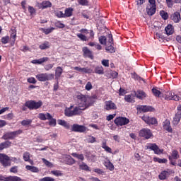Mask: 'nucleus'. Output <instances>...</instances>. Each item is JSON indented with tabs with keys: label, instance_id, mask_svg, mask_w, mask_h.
Masks as SVG:
<instances>
[{
	"label": "nucleus",
	"instance_id": "nucleus-1",
	"mask_svg": "<svg viewBox=\"0 0 181 181\" xmlns=\"http://www.w3.org/2000/svg\"><path fill=\"white\" fill-rule=\"evenodd\" d=\"M76 98L78 100V106L74 107V116L83 114V111H84V110H87V108L91 105V103H90V98L84 95L79 94L76 96Z\"/></svg>",
	"mask_w": 181,
	"mask_h": 181
},
{
	"label": "nucleus",
	"instance_id": "nucleus-2",
	"mask_svg": "<svg viewBox=\"0 0 181 181\" xmlns=\"http://www.w3.org/2000/svg\"><path fill=\"white\" fill-rule=\"evenodd\" d=\"M35 77L38 81H49L54 78V74L47 73L38 74L35 76Z\"/></svg>",
	"mask_w": 181,
	"mask_h": 181
},
{
	"label": "nucleus",
	"instance_id": "nucleus-3",
	"mask_svg": "<svg viewBox=\"0 0 181 181\" xmlns=\"http://www.w3.org/2000/svg\"><path fill=\"white\" fill-rule=\"evenodd\" d=\"M42 101L39 100L38 102H36L35 100H30L25 103V107H28L29 110H37L38 108H40L42 105Z\"/></svg>",
	"mask_w": 181,
	"mask_h": 181
},
{
	"label": "nucleus",
	"instance_id": "nucleus-4",
	"mask_svg": "<svg viewBox=\"0 0 181 181\" xmlns=\"http://www.w3.org/2000/svg\"><path fill=\"white\" fill-rule=\"evenodd\" d=\"M0 163H1L4 168L11 166V158L6 154L0 153Z\"/></svg>",
	"mask_w": 181,
	"mask_h": 181
},
{
	"label": "nucleus",
	"instance_id": "nucleus-5",
	"mask_svg": "<svg viewBox=\"0 0 181 181\" xmlns=\"http://www.w3.org/2000/svg\"><path fill=\"white\" fill-rule=\"evenodd\" d=\"M114 122L117 127H124V125H128V124H129V119L119 117L115 119Z\"/></svg>",
	"mask_w": 181,
	"mask_h": 181
},
{
	"label": "nucleus",
	"instance_id": "nucleus-6",
	"mask_svg": "<svg viewBox=\"0 0 181 181\" xmlns=\"http://www.w3.org/2000/svg\"><path fill=\"white\" fill-rule=\"evenodd\" d=\"M165 99L179 101V100H181V93H179L177 95H176L175 93L166 92L165 94Z\"/></svg>",
	"mask_w": 181,
	"mask_h": 181
},
{
	"label": "nucleus",
	"instance_id": "nucleus-7",
	"mask_svg": "<svg viewBox=\"0 0 181 181\" xmlns=\"http://www.w3.org/2000/svg\"><path fill=\"white\" fill-rule=\"evenodd\" d=\"M139 135L141 138H144V139H151L153 136L152 132H151L149 129H141L139 132Z\"/></svg>",
	"mask_w": 181,
	"mask_h": 181
},
{
	"label": "nucleus",
	"instance_id": "nucleus-8",
	"mask_svg": "<svg viewBox=\"0 0 181 181\" xmlns=\"http://www.w3.org/2000/svg\"><path fill=\"white\" fill-rule=\"evenodd\" d=\"M22 134V130H17L15 132H7L2 136L3 139H13L16 138L17 135H21Z\"/></svg>",
	"mask_w": 181,
	"mask_h": 181
},
{
	"label": "nucleus",
	"instance_id": "nucleus-9",
	"mask_svg": "<svg viewBox=\"0 0 181 181\" xmlns=\"http://www.w3.org/2000/svg\"><path fill=\"white\" fill-rule=\"evenodd\" d=\"M147 148L153 151L156 155H160L163 153V149H160V148L156 144H149L147 146Z\"/></svg>",
	"mask_w": 181,
	"mask_h": 181
},
{
	"label": "nucleus",
	"instance_id": "nucleus-10",
	"mask_svg": "<svg viewBox=\"0 0 181 181\" xmlns=\"http://www.w3.org/2000/svg\"><path fill=\"white\" fill-rule=\"evenodd\" d=\"M141 119L148 124V125H156L158 124V120L155 117H151L149 116H143Z\"/></svg>",
	"mask_w": 181,
	"mask_h": 181
},
{
	"label": "nucleus",
	"instance_id": "nucleus-11",
	"mask_svg": "<svg viewBox=\"0 0 181 181\" xmlns=\"http://www.w3.org/2000/svg\"><path fill=\"white\" fill-rule=\"evenodd\" d=\"M108 37H109V43L110 45L106 46L105 50H107V52H109V53H115V48H114V47L112 46V43L114 42V39H112V35L109 34Z\"/></svg>",
	"mask_w": 181,
	"mask_h": 181
},
{
	"label": "nucleus",
	"instance_id": "nucleus-12",
	"mask_svg": "<svg viewBox=\"0 0 181 181\" xmlns=\"http://www.w3.org/2000/svg\"><path fill=\"white\" fill-rule=\"evenodd\" d=\"M76 71H79V73H83V74H91L93 73V69L88 67L81 68L80 66L74 67Z\"/></svg>",
	"mask_w": 181,
	"mask_h": 181
},
{
	"label": "nucleus",
	"instance_id": "nucleus-13",
	"mask_svg": "<svg viewBox=\"0 0 181 181\" xmlns=\"http://www.w3.org/2000/svg\"><path fill=\"white\" fill-rule=\"evenodd\" d=\"M105 110H106L107 111L117 110V105H115V103H114L112 100L105 101Z\"/></svg>",
	"mask_w": 181,
	"mask_h": 181
},
{
	"label": "nucleus",
	"instance_id": "nucleus-14",
	"mask_svg": "<svg viewBox=\"0 0 181 181\" xmlns=\"http://www.w3.org/2000/svg\"><path fill=\"white\" fill-rule=\"evenodd\" d=\"M0 180H3V181H22V178H21L18 176L9 175L8 177H4L2 175H0Z\"/></svg>",
	"mask_w": 181,
	"mask_h": 181
},
{
	"label": "nucleus",
	"instance_id": "nucleus-15",
	"mask_svg": "<svg viewBox=\"0 0 181 181\" xmlns=\"http://www.w3.org/2000/svg\"><path fill=\"white\" fill-rule=\"evenodd\" d=\"M86 128L84 126L78 125V124H74L72 126L71 131L74 132H86Z\"/></svg>",
	"mask_w": 181,
	"mask_h": 181
},
{
	"label": "nucleus",
	"instance_id": "nucleus-16",
	"mask_svg": "<svg viewBox=\"0 0 181 181\" xmlns=\"http://www.w3.org/2000/svg\"><path fill=\"white\" fill-rule=\"evenodd\" d=\"M137 110L141 111L142 112H149L152 111H155V109L151 106L146 105H139L137 107Z\"/></svg>",
	"mask_w": 181,
	"mask_h": 181
},
{
	"label": "nucleus",
	"instance_id": "nucleus-17",
	"mask_svg": "<svg viewBox=\"0 0 181 181\" xmlns=\"http://www.w3.org/2000/svg\"><path fill=\"white\" fill-rule=\"evenodd\" d=\"M146 11L148 16H152L155 15V13H156V6L148 5L146 8Z\"/></svg>",
	"mask_w": 181,
	"mask_h": 181
},
{
	"label": "nucleus",
	"instance_id": "nucleus-18",
	"mask_svg": "<svg viewBox=\"0 0 181 181\" xmlns=\"http://www.w3.org/2000/svg\"><path fill=\"white\" fill-rule=\"evenodd\" d=\"M82 50L85 57H88L89 59H93V52L88 49V47H84Z\"/></svg>",
	"mask_w": 181,
	"mask_h": 181
},
{
	"label": "nucleus",
	"instance_id": "nucleus-19",
	"mask_svg": "<svg viewBox=\"0 0 181 181\" xmlns=\"http://www.w3.org/2000/svg\"><path fill=\"white\" fill-rule=\"evenodd\" d=\"M73 107L74 106L71 105L69 107H66L65 109L64 114L66 117H74V110H73Z\"/></svg>",
	"mask_w": 181,
	"mask_h": 181
},
{
	"label": "nucleus",
	"instance_id": "nucleus-20",
	"mask_svg": "<svg viewBox=\"0 0 181 181\" xmlns=\"http://www.w3.org/2000/svg\"><path fill=\"white\" fill-rule=\"evenodd\" d=\"M134 94L137 98L139 100H144V98H146V93L144 92V90H138L137 91H134Z\"/></svg>",
	"mask_w": 181,
	"mask_h": 181
},
{
	"label": "nucleus",
	"instance_id": "nucleus-21",
	"mask_svg": "<svg viewBox=\"0 0 181 181\" xmlns=\"http://www.w3.org/2000/svg\"><path fill=\"white\" fill-rule=\"evenodd\" d=\"M163 129L168 132H173L172 127H170V121L166 119L165 122H163Z\"/></svg>",
	"mask_w": 181,
	"mask_h": 181
},
{
	"label": "nucleus",
	"instance_id": "nucleus-22",
	"mask_svg": "<svg viewBox=\"0 0 181 181\" xmlns=\"http://www.w3.org/2000/svg\"><path fill=\"white\" fill-rule=\"evenodd\" d=\"M180 158V155H179V151L177 150H173L171 152V156H168L169 160H172V159H179Z\"/></svg>",
	"mask_w": 181,
	"mask_h": 181
},
{
	"label": "nucleus",
	"instance_id": "nucleus-23",
	"mask_svg": "<svg viewBox=\"0 0 181 181\" xmlns=\"http://www.w3.org/2000/svg\"><path fill=\"white\" fill-rule=\"evenodd\" d=\"M48 61H49V58L47 57H45L39 59H34L31 62V63H33V64H42V63H45Z\"/></svg>",
	"mask_w": 181,
	"mask_h": 181
},
{
	"label": "nucleus",
	"instance_id": "nucleus-24",
	"mask_svg": "<svg viewBox=\"0 0 181 181\" xmlns=\"http://www.w3.org/2000/svg\"><path fill=\"white\" fill-rule=\"evenodd\" d=\"M38 118L41 119L42 121H46V119H50L52 118V115L50 113H47V114H43V113H40L38 115Z\"/></svg>",
	"mask_w": 181,
	"mask_h": 181
},
{
	"label": "nucleus",
	"instance_id": "nucleus-25",
	"mask_svg": "<svg viewBox=\"0 0 181 181\" xmlns=\"http://www.w3.org/2000/svg\"><path fill=\"white\" fill-rule=\"evenodd\" d=\"M62 74H63V68L57 66L55 69V78H60V77H62Z\"/></svg>",
	"mask_w": 181,
	"mask_h": 181
},
{
	"label": "nucleus",
	"instance_id": "nucleus-26",
	"mask_svg": "<svg viewBox=\"0 0 181 181\" xmlns=\"http://www.w3.org/2000/svg\"><path fill=\"white\" fill-rule=\"evenodd\" d=\"M180 119H181V115L179 113H177L172 122L173 125H174V127L177 126L179 122H180Z\"/></svg>",
	"mask_w": 181,
	"mask_h": 181
},
{
	"label": "nucleus",
	"instance_id": "nucleus-27",
	"mask_svg": "<svg viewBox=\"0 0 181 181\" xmlns=\"http://www.w3.org/2000/svg\"><path fill=\"white\" fill-rule=\"evenodd\" d=\"M165 31L166 35L168 36H170V35H173V32H175V30L173 29V26L172 25H168V26L165 27Z\"/></svg>",
	"mask_w": 181,
	"mask_h": 181
},
{
	"label": "nucleus",
	"instance_id": "nucleus-28",
	"mask_svg": "<svg viewBox=\"0 0 181 181\" xmlns=\"http://www.w3.org/2000/svg\"><path fill=\"white\" fill-rule=\"evenodd\" d=\"M171 18L175 23H179L180 21L181 20L180 13L179 12L174 13V14L172 16Z\"/></svg>",
	"mask_w": 181,
	"mask_h": 181
},
{
	"label": "nucleus",
	"instance_id": "nucleus-29",
	"mask_svg": "<svg viewBox=\"0 0 181 181\" xmlns=\"http://www.w3.org/2000/svg\"><path fill=\"white\" fill-rule=\"evenodd\" d=\"M40 8H42V9H46V8H52V3L49 1H44L40 5Z\"/></svg>",
	"mask_w": 181,
	"mask_h": 181
},
{
	"label": "nucleus",
	"instance_id": "nucleus-30",
	"mask_svg": "<svg viewBox=\"0 0 181 181\" xmlns=\"http://www.w3.org/2000/svg\"><path fill=\"white\" fill-rule=\"evenodd\" d=\"M12 145V142L9 141H6L5 142H3L0 144V151H3V149H5L6 148H9Z\"/></svg>",
	"mask_w": 181,
	"mask_h": 181
},
{
	"label": "nucleus",
	"instance_id": "nucleus-31",
	"mask_svg": "<svg viewBox=\"0 0 181 181\" xmlns=\"http://www.w3.org/2000/svg\"><path fill=\"white\" fill-rule=\"evenodd\" d=\"M79 169H81V170H86V172L90 171V167H88V165H87V164L84 162L79 163Z\"/></svg>",
	"mask_w": 181,
	"mask_h": 181
},
{
	"label": "nucleus",
	"instance_id": "nucleus-32",
	"mask_svg": "<svg viewBox=\"0 0 181 181\" xmlns=\"http://www.w3.org/2000/svg\"><path fill=\"white\" fill-rule=\"evenodd\" d=\"M65 162H66L67 165H74V163H76V160L70 156H66Z\"/></svg>",
	"mask_w": 181,
	"mask_h": 181
},
{
	"label": "nucleus",
	"instance_id": "nucleus-33",
	"mask_svg": "<svg viewBox=\"0 0 181 181\" xmlns=\"http://www.w3.org/2000/svg\"><path fill=\"white\" fill-rule=\"evenodd\" d=\"M73 8H68L65 10V12L64 13L65 18H70V16H73Z\"/></svg>",
	"mask_w": 181,
	"mask_h": 181
},
{
	"label": "nucleus",
	"instance_id": "nucleus-34",
	"mask_svg": "<svg viewBox=\"0 0 181 181\" xmlns=\"http://www.w3.org/2000/svg\"><path fill=\"white\" fill-rule=\"evenodd\" d=\"M49 47H50V43L47 41L44 42L39 46L41 50H46V49H49Z\"/></svg>",
	"mask_w": 181,
	"mask_h": 181
},
{
	"label": "nucleus",
	"instance_id": "nucleus-35",
	"mask_svg": "<svg viewBox=\"0 0 181 181\" xmlns=\"http://www.w3.org/2000/svg\"><path fill=\"white\" fill-rule=\"evenodd\" d=\"M25 169L27 170H30V172H33L34 173H37L39 172V168H37L35 166H32V165H26Z\"/></svg>",
	"mask_w": 181,
	"mask_h": 181
},
{
	"label": "nucleus",
	"instance_id": "nucleus-36",
	"mask_svg": "<svg viewBox=\"0 0 181 181\" xmlns=\"http://www.w3.org/2000/svg\"><path fill=\"white\" fill-rule=\"evenodd\" d=\"M104 165L105 168H107V169H109V170H112L114 169V165L112 163H111V161H110V160H106L104 163Z\"/></svg>",
	"mask_w": 181,
	"mask_h": 181
},
{
	"label": "nucleus",
	"instance_id": "nucleus-37",
	"mask_svg": "<svg viewBox=\"0 0 181 181\" xmlns=\"http://www.w3.org/2000/svg\"><path fill=\"white\" fill-rule=\"evenodd\" d=\"M57 122L59 125L64 127V128H66V129L70 128V124H69L65 120L58 119Z\"/></svg>",
	"mask_w": 181,
	"mask_h": 181
},
{
	"label": "nucleus",
	"instance_id": "nucleus-38",
	"mask_svg": "<svg viewBox=\"0 0 181 181\" xmlns=\"http://www.w3.org/2000/svg\"><path fill=\"white\" fill-rule=\"evenodd\" d=\"M169 176V173L168 171H163L158 176L160 180H165Z\"/></svg>",
	"mask_w": 181,
	"mask_h": 181
},
{
	"label": "nucleus",
	"instance_id": "nucleus-39",
	"mask_svg": "<svg viewBox=\"0 0 181 181\" xmlns=\"http://www.w3.org/2000/svg\"><path fill=\"white\" fill-rule=\"evenodd\" d=\"M102 148L106 152H108L109 153H112V150L111 149V148H110L108 146H107V142H103L102 144Z\"/></svg>",
	"mask_w": 181,
	"mask_h": 181
},
{
	"label": "nucleus",
	"instance_id": "nucleus-40",
	"mask_svg": "<svg viewBox=\"0 0 181 181\" xmlns=\"http://www.w3.org/2000/svg\"><path fill=\"white\" fill-rule=\"evenodd\" d=\"M71 156L74 158H76V159H78V160H84V155H83V154H78L77 153H72Z\"/></svg>",
	"mask_w": 181,
	"mask_h": 181
},
{
	"label": "nucleus",
	"instance_id": "nucleus-41",
	"mask_svg": "<svg viewBox=\"0 0 181 181\" xmlns=\"http://www.w3.org/2000/svg\"><path fill=\"white\" fill-rule=\"evenodd\" d=\"M152 93L155 97H162V93L156 88H153Z\"/></svg>",
	"mask_w": 181,
	"mask_h": 181
},
{
	"label": "nucleus",
	"instance_id": "nucleus-42",
	"mask_svg": "<svg viewBox=\"0 0 181 181\" xmlns=\"http://www.w3.org/2000/svg\"><path fill=\"white\" fill-rule=\"evenodd\" d=\"M154 162H158V163H167L168 159L166 158H159L158 157H155L153 158Z\"/></svg>",
	"mask_w": 181,
	"mask_h": 181
},
{
	"label": "nucleus",
	"instance_id": "nucleus-43",
	"mask_svg": "<svg viewBox=\"0 0 181 181\" xmlns=\"http://www.w3.org/2000/svg\"><path fill=\"white\" fill-rule=\"evenodd\" d=\"M54 28L51 27L49 28H41L42 32H43V33H45L46 35H49V33H52V32H53Z\"/></svg>",
	"mask_w": 181,
	"mask_h": 181
},
{
	"label": "nucleus",
	"instance_id": "nucleus-44",
	"mask_svg": "<svg viewBox=\"0 0 181 181\" xmlns=\"http://www.w3.org/2000/svg\"><path fill=\"white\" fill-rule=\"evenodd\" d=\"M77 37H78V39H80V40H81L82 42H87V40H88V38H87V37L84 35H83V33H78L76 35Z\"/></svg>",
	"mask_w": 181,
	"mask_h": 181
},
{
	"label": "nucleus",
	"instance_id": "nucleus-45",
	"mask_svg": "<svg viewBox=\"0 0 181 181\" xmlns=\"http://www.w3.org/2000/svg\"><path fill=\"white\" fill-rule=\"evenodd\" d=\"M124 100L127 103H135V100H134V97H132V95H125Z\"/></svg>",
	"mask_w": 181,
	"mask_h": 181
},
{
	"label": "nucleus",
	"instance_id": "nucleus-46",
	"mask_svg": "<svg viewBox=\"0 0 181 181\" xmlns=\"http://www.w3.org/2000/svg\"><path fill=\"white\" fill-rule=\"evenodd\" d=\"M95 73H96V74H104V69L103 66H97L95 69Z\"/></svg>",
	"mask_w": 181,
	"mask_h": 181
},
{
	"label": "nucleus",
	"instance_id": "nucleus-47",
	"mask_svg": "<svg viewBox=\"0 0 181 181\" xmlns=\"http://www.w3.org/2000/svg\"><path fill=\"white\" fill-rule=\"evenodd\" d=\"M52 175H54V176H57V177H59V176H63V173H62V171L60 170H52L51 171Z\"/></svg>",
	"mask_w": 181,
	"mask_h": 181
},
{
	"label": "nucleus",
	"instance_id": "nucleus-48",
	"mask_svg": "<svg viewBox=\"0 0 181 181\" xmlns=\"http://www.w3.org/2000/svg\"><path fill=\"white\" fill-rule=\"evenodd\" d=\"M160 15L161 18L163 19H164V21H166V19H168V18H169V16L168 15V13L165 11H160Z\"/></svg>",
	"mask_w": 181,
	"mask_h": 181
},
{
	"label": "nucleus",
	"instance_id": "nucleus-49",
	"mask_svg": "<svg viewBox=\"0 0 181 181\" xmlns=\"http://www.w3.org/2000/svg\"><path fill=\"white\" fill-rule=\"evenodd\" d=\"M32 124V119H28L21 122V125L26 127V125H30Z\"/></svg>",
	"mask_w": 181,
	"mask_h": 181
},
{
	"label": "nucleus",
	"instance_id": "nucleus-50",
	"mask_svg": "<svg viewBox=\"0 0 181 181\" xmlns=\"http://www.w3.org/2000/svg\"><path fill=\"white\" fill-rule=\"evenodd\" d=\"M23 160H25V162H28V160H30V153L25 152L23 153Z\"/></svg>",
	"mask_w": 181,
	"mask_h": 181
},
{
	"label": "nucleus",
	"instance_id": "nucleus-51",
	"mask_svg": "<svg viewBox=\"0 0 181 181\" xmlns=\"http://www.w3.org/2000/svg\"><path fill=\"white\" fill-rule=\"evenodd\" d=\"M42 160L43 163H45V165L48 168H53V163H52L50 161L46 160L45 158H42Z\"/></svg>",
	"mask_w": 181,
	"mask_h": 181
},
{
	"label": "nucleus",
	"instance_id": "nucleus-52",
	"mask_svg": "<svg viewBox=\"0 0 181 181\" xmlns=\"http://www.w3.org/2000/svg\"><path fill=\"white\" fill-rule=\"evenodd\" d=\"M99 42H100V45H106L107 37H105V36H100L99 37Z\"/></svg>",
	"mask_w": 181,
	"mask_h": 181
},
{
	"label": "nucleus",
	"instance_id": "nucleus-53",
	"mask_svg": "<svg viewBox=\"0 0 181 181\" xmlns=\"http://www.w3.org/2000/svg\"><path fill=\"white\" fill-rule=\"evenodd\" d=\"M49 121V125L51 127H56V119H54L52 116L50 119H47Z\"/></svg>",
	"mask_w": 181,
	"mask_h": 181
},
{
	"label": "nucleus",
	"instance_id": "nucleus-54",
	"mask_svg": "<svg viewBox=\"0 0 181 181\" xmlns=\"http://www.w3.org/2000/svg\"><path fill=\"white\" fill-rule=\"evenodd\" d=\"M54 66V64H48L45 66L44 69H45V70H46V71H49V70H52L53 69Z\"/></svg>",
	"mask_w": 181,
	"mask_h": 181
},
{
	"label": "nucleus",
	"instance_id": "nucleus-55",
	"mask_svg": "<svg viewBox=\"0 0 181 181\" xmlns=\"http://www.w3.org/2000/svg\"><path fill=\"white\" fill-rule=\"evenodd\" d=\"M79 5H82L83 6H86L88 5V0H78Z\"/></svg>",
	"mask_w": 181,
	"mask_h": 181
},
{
	"label": "nucleus",
	"instance_id": "nucleus-56",
	"mask_svg": "<svg viewBox=\"0 0 181 181\" xmlns=\"http://www.w3.org/2000/svg\"><path fill=\"white\" fill-rule=\"evenodd\" d=\"M39 181H54V179L51 177H45L40 179Z\"/></svg>",
	"mask_w": 181,
	"mask_h": 181
},
{
	"label": "nucleus",
	"instance_id": "nucleus-57",
	"mask_svg": "<svg viewBox=\"0 0 181 181\" xmlns=\"http://www.w3.org/2000/svg\"><path fill=\"white\" fill-rule=\"evenodd\" d=\"M8 42H9L8 36L3 37L1 38V42L4 43V45H6V43H8Z\"/></svg>",
	"mask_w": 181,
	"mask_h": 181
},
{
	"label": "nucleus",
	"instance_id": "nucleus-58",
	"mask_svg": "<svg viewBox=\"0 0 181 181\" xmlns=\"http://www.w3.org/2000/svg\"><path fill=\"white\" fill-rule=\"evenodd\" d=\"M28 11L30 13V15H33V13H36V10L33 6H28Z\"/></svg>",
	"mask_w": 181,
	"mask_h": 181
},
{
	"label": "nucleus",
	"instance_id": "nucleus-59",
	"mask_svg": "<svg viewBox=\"0 0 181 181\" xmlns=\"http://www.w3.org/2000/svg\"><path fill=\"white\" fill-rule=\"evenodd\" d=\"M27 81L28 83H30V84H36L37 81H36V79L33 77H31V78H28L27 79Z\"/></svg>",
	"mask_w": 181,
	"mask_h": 181
},
{
	"label": "nucleus",
	"instance_id": "nucleus-60",
	"mask_svg": "<svg viewBox=\"0 0 181 181\" xmlns=\"http://www.w3.org/2000/svg\"><path fill=\"white\" fill-rule=\"evenodd\" d=\"M86 90H87V91H90V90H91V88H93V85L91 84V82H88L85 86Z\"/></svg>",
	"mask_w": 181,
	"mask_h": 181
},
{
	"label": "nucleus",
	"instance_id": "nucleus-61",
	"mask_svg": "<svg viewBox=\"0 0 181 181\" xmlns=\"http://www.w3.org/2000/svg\"><path fill=\"white\" fill-rule=\"evenodd\" d=\"M56 16H57V18H65L64 13H63V11H57L56 13Z\"/></svg>",
	"mask_w": 181,
	"mask_h": 181
},
{
	"label": "nucleus",
	"instance_id": "nucleus-62",
	"mask_svg": "<svg viewBox=\"0 0 181 181\" xmlns=\"http://www.w3.org/2000/svg\"><path fill=\"white\" fill-rule=\"evenodd\" d=\"M11 173H18V166H13L10 169Z\"/></svg>",
	"mask_w": 181,
	"mask_h": 181
},
{
	"label": "nucleus",
	"instance_id": "nucleus-63",
	"mask_svg": "<svg viewBox=\"0 0 181 181\" xmlns=\"http://www.w3.org/2000/svg\"><path fill=\"white\" fill-rule=\"evenodd\" d=\"M102 64L103 66H105V67H108L110 66L109 61L107 59H103L102 61Z\"/></svg>",
	"mask_w": 181,
	"mask_h": 181
},
{
	"label": "nucleus",
	"instance_id": "nucleus-64",
	"mask_svg": "<svg viewBox=\"0 0 181 181\" xmlns=\"http://www.w3.org/2000/svg\"><path fill=\"white\" fill-rule=\"evenodd\" d=\"M166 3H167L168 8H172V6H173V1L166 0Z\"/></svg>",
	"mask_w": 181,
	"mask_h": 181
}]
</instances>
